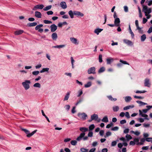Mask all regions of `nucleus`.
Instances as JSON below:
<instances>
[{
  "label": "nucleus",
  "instance_id": "obj_1",
  "mask_svg": "<svg viewBox=\"0 0 152 152\" xmlns=\"http://www.w3.org/2000/svg\"><path fill=\"white\" fill-rule=\"evenodd\" d=\"M79 129L82 133H80V136L77 138L76 140L78 141H80L82 140L85 135V132L88 131V128L84 127H80V128Z\"/></svg>",
  "mask_w": 152,
  "mask_h": 152
},
{
  "label": "nucleus",
  "instance_id": "obj_2",
  "mask_svg": "<svg viewBox=\"0 0 152 152\" xmlns=\"http://www.w3.org/2000/svg\"><path fill=\"white\" fill-rule=\"evenodd\" d=\"M68 14L71 18L72 19L74 18V15L81 17L84 16V14L83 13L78 11H73L70 10L69 11Z\"/></svg>",
  "mask_w": 152,
  "mask_h": 152
},
{
  "label": "nucleus",
  "instance_id": "obj_3",
  "mask_svg": "<svg viewBox=\"0 0 152 152\" xmlns=\"http://www.w3.org/2000/svg\"><path fill=\"white\" fill-rule=\"evenodd\" d=\"M31 82L30 80H25L22 83V85L26 90H27L30 88V84Z\"/></svg>",
  "mask_w": 152,
  "mask_h": 152
},
{
  "label": "nucleus",
  "instance_id": "obj_4",
  "mask_svg": "<svg viewBox=\"0 0 152 152\" xmlns=\"http://www.w3.org/2000/svg\"><path fill=\"white\" fill-rule=\"evenodd\" d=\"M142 11L145 13V16H147V14L151 12V8H148L147 6L144 5H143Z\"/></svg>",
  "mask_w": 152,
  "mask_h": 152
},
{
  "label": "nucleus",
  "instance_id": "obj_5",
  "mask_svg": "<svg viewBox=\"0 0 152 152\" xmlns=\"http://www.w3.org/2000/svg\"><path fill=\"white\" fill-rule=\"evenodd\" d=\"M21 129L22 131H24L27 134V137H30L31 136L33 135L37 131V130H35L32 132L31 133H30L29 131L26 129L21 128Z\"/></svg>",
  "mask_w": 152,
  "mask_h": 152
},
{
  "label": "nucleus",
  "instance_id": "obj_6",
  "mask_svg": "<svg viewBox=\"0 0 152 152\" xmlns=\"http://www.w3.org/2000/svg\"><path fill=\"white\" fill-rule=\"evenodd\" d=\"M77 115L81 119L83 120H86L87 117V115L85 113H78Z\"/></svg>",
  "mask_w": 152,
  "mask_h": 152
},
{
  "label": "nucleus",
  "instance_id": "obj_7",
  "mask_svg": "<svg viewBox=\"0 0 152 152\" xmlns=\"http://www.w3.org/2000/svg\"><path fill=\"white\" fill-rule=\"evenodd\" d=\"M95 68L94 67H92L89 68L88 70V73L89 74H94L95 72Z\"/></svg>",
  "mask_w": 152,
  "mask_h": 152
},
{
  "label": "nucleus",
  "instance_id": "obj_8",
  "mask_svg": "<svg viewBox=\"0 0 152 152\" xmlns=\"http://www.w3.org/2000/svg\"><path fill=\"white\" fill-rule=\"evenodd\" d=\"M51 31L52 32H55L57 29V26L55 24H53L50 26Z\"/></svg>",
  "mask_w": 152,
  "mask_h": 152
},
{
  "label": "nucleus",
  "instance_id": "obj_9",
  "mask_svg": "<svg viewBox=\"0 0 152 152\" xmlns=\"http://www.w3.org/2000/svg\"><path fill=\"white\" fill-rule=\"evenodd\" d=\"M120 20L119 18H116L115 19L114 23L116 26H120Z\"/></svg>",
  "mask_w": 152,
  "mask_h": 152
},
{
  "label": "nucleus",
  "instance_id": "obj_10",
  "mask_svg": "<svg viewBox=\"0 0 152 152\" xmlns=\"http://www.w3.org/2000/svg\"><path fill=\"white\" fill-rule=\"evenodd\" d=\"M44 7V5L42 4L37 5L34 6L33 10H35L36 9H42Z\"/></svg>",
  "mask_w": 152,
  "mask_h": 152
},
{
  "label": "nucleus",
  "instance_id": "obj_11",
  "mask_svg": "<svg viewBox=\"0 0 152 152\" xmlns=\"http://www.w3.org/2000/svg\"><path fill=\"white\" fill-rule=\"evenodd\" d=\"M145 86L149 87L150 86L151 84L149 83V80L148 78H146L145 80Z\"/></svg>",
  "mask_w": 152,
  "mask_h": 152
},
{
  "label": "nucleus",
  "instance_id": "obj_12",
  "mask_svg": "<svg viewBox=\"0 0 152 152\" xmlns=\"http://www.w3.org/2000/svg\"><path fill=\"white\" fill-rule=\"evenodd\" d=\"M70 40L75 45H78L79 43L77 42V40L74 37H71L70 38Z\"/></svg>",
  "mask_w": 152,
  "mask_h": 152
},
{
  "label": "nucleus",
  "instance_id": "obj_13",
  "mask_svg": "<svg viewBox=\"0 0 152 152\" xmlns=\"http://www.w3.org/2000/svg\"><path fill=\"white\" fill-rule=\"evenodd\" d=\"M35 16L38 18H41L42 17V14L40 12L36 11L35 12Z\"/></svg>",
  "mask_w": 152,
  "mask_h": 152
},
{
  "label": "nucleus",
  "instance_id": "obj_14",
  "mask_svg": "<svg viewBox=\"0 0 152 152\" xmlns=\"http://www.w3.org/2000/svg\"><path fill=\"white\" fill-rule=\"evenodd\" d=\"M124 42L128 45H132L133 44L132 42L129 40L124 39L123 40Z\"/></svg>",
  "mask_w": 152,
  "mask_h": 152
},
{
  "label": "nucleus",
  "instance_id": "obj_15",
  "mask_svg": "<svg viewBox=\"0 0 152 152\" xmlns=\"http://www.w3.org/2000/svg\"><path fill=\"white\" fill-rule=\"evenodd\" d=\"M60 5L61 7L63 9H65L67 7L65 1L61 2L60 3Z\"/></svg>",
  "mask_w": 152,
  "mask_h": 152
},
{
  "label": "nucleus",
  "instance_id": "obj_16",
  "mask_svg": "<svg viewBox=\"0 0 152 152\" xmlns=\"http://www.w3.org/2000/svg\"><path fill=\"white\" fill-rule=\"evenodd\" d=\"M103 30V29H102L98 28L95 29L94 32L95 34H96L98 35L99 34V33L101 32Z\"/></svg>",
  "mask_w": 152,
  "mask_h": 152
},
{
  "label": "nucleus",
  "instance_id": "obj_17",
  "mask_svg": "<svg viewBox=\"0 0 152 152\" xmlns=\"http://www.w3.org/2000/svg\"><path fill=\"white\" fill-rule=\"evenodd\" d=\"M51 37L53 40H56L58 38L57 33L55 32L53 33L51 35Z\"/></svg>",
  "mask_w": 152,
  "mask_h": 152
},
{
  "label": "nucleus",
  "instance_id": "obj_18",
  "mask_svg": "<svg viewBox=\"0 0 152 152\" xmlns=\"http://www.w3.org/2000/svg\"><path fill=\"white\" fill-rule=\"evenodd\" d=\"M24 31L23 30H20L17 31L15 32V35H19L23 33Z\"/></svg>",
  "mask_w": 152,
  "mask_h": 152
},
{
  "label": "nucleus",
  "instance_id": "obj_19",
  "mask_svg": "<svg viewBox=\"0 0 152 152\" xmlns=\"http://www.w3.org/2000/svg\"><path fill=\"white\" fill-rule=\"evenodd\" d=\"M91 118L93 120L96 121L98 118V115L97 114H94L91 116Z\"/></svg>",
  "mask_w": 152,
  "mask_h": 152
},
{
  "label": "nucleus",
  "instance_id": "obj_20",
  "mask_svg": "<svg viewBox=\"0 0 152 152\" xmlns=\"http://www.w3.org/2000/svg\"><path fill=\"white\" fill-rule=\"evenodd\" d=\"M146 141V139L144 138H141L140 140V141L139 143H136L137 145H143L144 144V142Z\"/></svg>",
  "mask_w": 152,
  "mask_h": 152
},
{
  "label": "nucleus",
  "instance_id": "obj_21",
  "mask_svg": "<svg viewBox=\"0 0 152 152\" xmlns=\"http://www.w3.org/2000/svg\"><path fill=\"white\" fill-rule=\"evenodd\" d=\"M65 45H57L56 46H52L53 48H64L65 47Z\"/></svg>",
  "mask_w": 152,
  "mask_h": 152
},
{
  "label": "nucleus",
  "instance_id": "obj_22",
  "mask_svg": "<svg viewBox=\"0 0 152 152\" xmlns=\"http://www.w3.org/2000/svg\"><path fill=\"white\" fill-rule=\"evenodd\" d=\"M37 25V23L36 22H33L32 23H30L27 24V26H28L31 27L34 26H36Z\"/></svg>",
  "mask_w": 152,
  "mask_h": 152
},
{
  "label": "nucleus",
  "instance_id": "obj_23",
  "mask_svg": "<svg viewBox=\"0 0 152 152\" xmlns=\"http://www.w3.org/2000/svg\"><path fill=\"white\" fill-rule=\"evenodd\" d=\"M70 94V93L69 92H67L66 95L65 96L64 98V101L67 100H68L69 96Z\"/></svg>",
  "mask_w": 152,
  "mask_h": 152
},
{
  "label": "nucleus",
  "instance_id": "obj_24",
  "mask_svg": "<svg viewBox=\"0 0 152 152\" xmlns=\"http://www.w3.org/2000/svg\"><path fill=\"white\" fill-rule=\"evenodd\" d=\"M134 107V105H129L124 107L123 108L124 110H126L130 108H132Z\"/></svg>",
  "mask_w": 152,
  "mask_h": 152
},
{
  "label": "nucleus",
  "instance_id": "obj_25",
  "mask_svg": "<svg viewBox=\"0 0 152 152\" xmlns=\"http://www.w3.org/2000/svg\"><path fill=\"white\" fill-rule=\"evenodd\" d=\"M113 59L111 58H109L107 59V63L108 64H110L111 62L113 61Z\"/></svg>",
  "mask_w": 152,
  "mask_h": 152
},
{
  "label": "nucleus",
  "instance_id": "obj_26",
  "mask_svg": "<svg viewBox=\"0 0 152 152\" xmlns=\"http://www.w3.org/2000/svg\"><path fill=\"white\" fill-rule=\"evenodd\" d=\"M132 99L131 97L130 96H126L125 98V100L126 102H130Z\"/></svg>",
  "mask_w": 152,
  "mask_h": 152
},
{
  "label": "nucleus",
  "instance_id": "obj_27",
  "mask_svg": "<svg viewBox=\"0 0 152 152\" xmlns=\"http://www.w3.org/2000/svg\"><path fill=\"white\" fill-rule=\"evenodd\" d=\"M146 35L145 34H143L141 37V38H140L141 41L142 42L144 41L145 40V39H146Z\"/></svg>",
  "mask_w": 152,
  "mask_h": 152
},
{
  "label": "nucleus",
  "instance_id": "obj_28",
  "mask_svg": "<svg viewBox=\"0 0 152 152\" xmlns=\"http://www.w3.org/2000/svg\"><path fill=\"white\" fill-rule=\"evenodd\" d=\"M102 121L105 123H107L108 121V120L107 116L104 117L102 119Z\"/></svg>",
  "mask_w": 152,
  "mask_h": 152
},
{
  "label": "nucleus",
  "instance_id": "obj_29",
  "mask_svg": "<svg viewBox=\"0 0 152 152\" xmlns=\"http://www.w3.org/2000/svg\"><path fill=\"white\" fill-rule=\"evenodd\" d=\"M49 69L48 68H44L40 71V72L42 73L45 72H48Z\"/></svg>",
  "mask_w": 152,
  "mask_h": 152
},
{
  "label": "nucleus",
  "instance_id": "obj_30",
  "mask_svg": "<svg viewBox=\"0 0 152 152\" xmlns=\"http://www.w3.org/2000/svg\"><path fill=\"white\" fill-rule=\"evenodd\" d=\"M119 109V107L118 106H115L113 107V110L114 112L118 111Z\"/></svg>",
  "mask_w": 152,
  "mask_h": 152
},
{
  "label": "nucleus",
  "instance_id": "obj_31",
  "mask_svg": "<svg viewBox=\"0 0 152 152\" xmlns=\"http://www.w3.org/2000/svg\"><path fill=\"white\" fill-rule=\"evenodd\" d=\"M139 112L140 115H141L142 117H148V115H147L145 114H143L142 111L141 110H139Z\"/></svg>",
  "mask_w": 152,
  "mask_h": 152
},
{
  "label": "nucleus",
  "instance_id": "obj_32",
  "mask_svg": "<svg viewBox=\"0 0 152 152\" xmlns=\"http://www.w3.org/2000/svg\"><path fill=\"white\" fill-rule=\"evenodd\" d=\"M105 70V68L104 67H102L100 68L99 69L98 72L99 73H101L102 72H104Z\"/></svg>",
  "mask_w": 152,
  "mask_h": 152
},
{
  "label": "nucleus",
  "instance_id": "obj_33",
  "mask_svg": "<svg viewBox=\"0 0 152 152\" xmlns=\"http://www.w3.org/2000/svg\"><path fill=\"white\" fill-rule=\"evenodd\" d=\"M33 86L34 87L40 88L41 87V85L39 83H37L34 84Z\"/></svg>",
  "mask_w": 152,
  "mask_h": 152
},
{
  "label": "nucleus",
  "instance_id": "obj_34",
  "mask_svg": "<svg viewBox=\"0 0 152 152\" xmlns=\"http://www.w3.org/2000/svg\"><path fill=\"white\" fill-rule=\"evenodd\" d=\"M136 102L139 104H140V106H141L142 105H146V104H147L146 103H145V102H142L141 101H136Z\"/></svg>",
  "mask_w": 152,
  "mask_h": 152
},
{
  "label": "nucleus",
  "instance_id": "obj_35",
  "mask_svg": "<svg viewBox=\"0 0 152 152\" xmlns=\"http://www.w3.org/2000/svg\"><path fill=\"white\" fill-rule=\"evenodd\" d=\"M129 31L130 32V33L131 34V36L132 38H133L134 37V34L133 33L132 31V30L131 29L130 25H129Z\"/></svg>",
  "mask_w": 152,
  "mask_h": 152
},
{
  "label": "nucleus",
  "instance_id": "obj_36",
  "mask_svg": "<svg viewBox=\"0 0 152 152\" xmlns=\"http://www.w3.org/2000/svg\"><path fill=\"white\" fill-rule=\"evenodd\" d=\"M91 85V83L90 82H88L87 83L85 84L84 87L85 88H88L90 87Z\"/></svg>",
  "mask_w": 152,
  "mask_h": 152
},
{
  "label": "nucleus",
  "instance_id": "obj_37",
  "mask_svg": "<svg viewBox=\"0 0 152 152\" xmlns=\"http://www.w3.org/2000/svg\"><path fill=\"white\" fill-rule=\"evenodd\" d=\"M51 7H52L51 5H49V6H47L46 7H45L44 8L43 10L44 11H48V10H50L51 8Z\"/></svg>",
  "mask_w": 152,
  "mask_h": 152
},
{
  "label": "nucleus",
  "instance_id": "obj_38",
  "mask_svg": "<svg viewBox=\"0 0 152 152\" xmlns=\"http://www.w3.org/2000/svg\"><path fill=\"white\" fill-rule=\"evenodd\" d=\"M107 97L111 101H115L117 100V99L116 98H113L111 96H108Z\"/></svg>",
  "mask_w": 152,
  "mask_h": 152
},
{
  "label": "nucleus",
  "instance_id": "obj_39",
  "mask_svg": "<svg viewBox=\"0 0 152 152\" xmlns=\"http://www.w3.org/2000/svg\"><path fill=\"white\" fill-rule=\"evenodd\" d=\"M43 26L42 24H39L36 26L35 27V29L36 30H39L40 28L42 27Z\"/></svg>",
  "mask_w": 152,
  "mask_h": 152
},
{
  "label": "nucleus",
  "instance_id": "obj_40",
  "mask_svg": "<svg viewBox=\"0 0 152 152\" xmlns=\"http://www.w3.org/2000/svg\"><path fill=\"white\" fill-rule=\"evenodd\" d=\"M126 137L128 141L132 139V137L129 134H127L126 136Z\"/></svg>",
  "mask_w": 152,
  "mask_h": 152
},
{
  "label": "nucleus",
  "instance_id": "obj_41",
  "mask_svg": "<svg viewBox=\"0 0 152 152\" xmlns=\"http://www.w3.org/2000/svg\"><path fill=\"white\" fill-rule=\"evenodd\" d=\"M43 22L45 23L46 24H51L52 23L51 21L47 20H44Z\"/></svg>",
  "mask_w": 152,
  "mask_h": 152
},
{
  "label": "nucleus",
  "instance_id": "obj_42",
  "mask_svg": "<svg viewBox=\"0 0 152 152\" xmlns=\"http://www.w3.org/2000/svg\"><path fill=\"white\" fill-rule=\"evenodd\" d=\"M39 72L38 71H33L32 72V74L33 75H37L39 74Z\"/></svg>",
  "mask_w": 152,
  "mask_h": 152
},
{
  "label": "nucleus",
  "instance_id": "obj_43",
  "mask_svg": "<svg viewBox=\"0 0 152 152\" xmlns=\"http://www.w3.org/2000/svg\"><path fill=\"white\" fill-rule=\"evenodd\" d=\"M77 141L75 140H72L71 141V144L73 145H76L77 143Z\"/></svg>",
  "mask_w": 152,
  "mask_h": 152
},
{
  "label": "nucleus",
  "instance_id": "obj_44",
  "mask_svg": "<svg viewBox=\"0 0 152 152\" xmlns=\"http://www.w3.org/2000/svg\"><path fill=\"white\" fill-rule=\"evenodd\" d=\"M95 127L94 125L93 124L91 125L89 127V130H92L94 129Z\"/></svg>",
  "mask_w": 152,
  "mask_h": 152
},
{
  "label": "nucleus",
  "instance_id": "obj_45",
  "mask_svg": "<svg viewBox=\"0 0 152 152\" xmlns=\"http://www.w3.org/2000/svg\"><path fill=\"white\" fill-rule=\"evenodd\" d=\"M71 61L72 63V68H74V60L73 59V58L72 57H71Z\"/></svg>",
  "mask_w": 152,
  "mask_h": 152
},
{
  "label": "nucleus",
  "instance_id": "obj_46",
  "mask_svg": "<svg viewBox=\"0 0 152 152\" xmlns=\"http://www.w3.org/2000/svg\"><path fill=\"white\" fill-rule=\"evenodd\" d=\"M147 92L145 90H143L142 91H137L135 93H145Z\"/></svg>",
  "mask_w": 152,
  "mask_h": 152
},
{
  "label": "nucleus",
  "instance_id": "obj_47",
  "mask_svg": "<svg viewBox=\"0 0 152 152\" xmlns=\"http://www.w3.org/2000/svg\"><path fill=\"white\" fill-rule=\"evenodd\" d=\"M99 61L100 63H101L102 61V55L101 54H100L99 57Z\"/></svg>",
  "mask_w": 152,
  "mask_h": 152
},
{
  "label": "nucleus",
  "instance_id": "obj_48",
  "mask_svg": "<svg viewBox=\"0 0 152 152\" xmlns=\"http://www.w3.org/2000/svg\"><path fill=\"white\" fill-rule=\"evenodd\" d=\"M117 142L116 141H113L111 144V146H115L117 144Z\"/></svg>",
  "mask_w": 152,
  "mask_h": 152
},
{
  "label": "nucleus",
  "instance_id": "obj_49",
  "mask_svg": "<svg viewBox=\"0 0 152 152\" xmlns=\"http://www.w3.org/2000/svg\"><path fill=\"white\" fill-rule=\"evenodd\" d=\"M137 29L139 31V32L141 33V34H142L143 33V31L142 30H141L142 28H140L139 26H138L137 27Z\"/></svg>",
  "mask_w": 152,
  "mask_h": 152
},
{
  "label": "nucleus",
  "instance_id": "obj_50",
  "mask_svg": "<svg viewBox=\"0 0 152 152\" xmlns=\"http://www.w3.org/2000/svg\"><path fill=\"white\" fill-rule=\"evenodd\" d=\"M120 62L123 64L129 65V64L126 61H124L121 59L120 60Z\"/></svg>",
  "mask_w": 152,
  "mask_h": 152
},
{
  "label": "nucleus",
  "instance_id": "obj_51",
  "mask_svg": "<svg viewBox=\"0 0 152 152\" xmlns=\"http://www.w3.org/2000/svg\"><path fill=\"white\" fill-rule=\"evenodd\" d=\"M146 141L148 142H151L152 141V138L148 137L145 138Z\"/></svg>",
  "mask_w": 152,
  "mask_h": 152
},
{
  "label": "nucleus",
  "instance_id": "obj_52",
  "mask_svg": "<svg viewBox=\"0 0 152 152\" xmlns=\"http://www.w3.org/2000/svg\"><path fill=\"white\" fill-rule=\"evenodd\" d=\"M80 151L82 152H88V150L83 148L80 149Z\"/></svg>",
  "mask_w": 152,
  "mask_h": 152
},
{
  "label": "nucleus",
  "instance_id": "obj_53",
  "mask_svg": "<svg viewBox=\"0 0 152 152\" xmlns=\"http://www.w3.org/2000/svg\"><path fill=\"white\" fill-rule=\"evenodd\" d=\"M111 134V133L110 132H107L106 133V135L104 136L105 137H108L110 136Z\"/></svg>",
  "mask_w": 152,
  "mask_h": 152
},
{
  "label": "nucleus",
  "instance_id": "obj_54",
  "mask_svg": "<svg viewBox=\"0 0 152 152\" xmlns=\"http://www.w3.org/2000/svg\"><path fill=\"white\" fill-rule=\"evenodd\" d=\"M70 107V106L69 105H66L65 107L67 111H68L69 110Z\"/></svg>",
  "mask_w": 152,
  "mask_h": 152
},
{
  "label": "nucleus",
  "instance_id": "obj_55",
  "mask_svg": "<svg viewBox=\"0 0 152 152\" xmlns=\"http://www.w3.org/2000/svg\"><path fill=\"white\" fill-rule=\"evenodd\" d=\"M143 136L145 138H148L147 137L149 136V135L148 133H144L143 134Z\"/></svg>",
  "mask_w": 152,
  "mask_h": 152
},
{
  "label": "nucleus",
  "instance_id": "obj_56",
  "mask_svg": "<svg viewBox=\"0 0 152 152\" xmlns=\"http://www.w3.org/2000/svg\"><path fill=\"white\" fill-rule=\"evenodd\" d=\"M134 97L135 98L138 99H143L144 98L142 97L141 96H137L136 95L134 96Z\"/></svg>",
  "mask_w": 152,
  "mask_h": 152
},
{
  "label": "nucleus",
  "instance_id": "obj_57",
  "mask_svg": "<svg viewBox=\"0 0 152 152\" xmlns=\"http://www.w3.org/2000/svg\"><path fill=\"white\" fill-rule=\"evenodd\" d=\"M118 127L117 126L114 127L112 128L111 130L112 131H117L118 130Z\"/></svg>",
  "mask_w": 152,
  "mask_h": 152
},
{
  "label": "nucleus",
  "instance_id": "obj_58",
  "mask_svg": "<svg viewBox=\"0 0 152 152\" xmlns=\"http://www.w3.org/2000/svg\"><path fill=\"white\" fill-rule=\"evenodd\" d=\"M47 14L48 15H52L53 14V12L52 11H49L47 12Z\"/></svg>",
  "mask_w": 152,
  "mask_h": 152
},
{
  "label": "nucleus",
  "instance_id": "obj_59",
  "mask_svg": "<svg viewBox=\"0 0 152 152\" xmlns=\"http://www.w3.org/2000/svg\"><path fill=\"white\" fill-rule=\"evenodd\" d=\"M126 117L127 118H130V116L128 112H126L125 114Z\"/></svg>",
  "mask_w": 152,
  "mask_h": 152
},
{
  "label": "nucleus",
  "instance_id": "obj_60",
  "mask_svg": "<svg viewBox=\"0 0 152 152\" xmlns=\"http://www.w3.org/2000/svg\"><path fill=\"white\" fill-rule=\"evenodd\" d=\"M42 66V65L41 64H38L35 66V68L36 69H39Z\"/></svg>",
  "mask_w": 152,
  "mask_h": 152
},
{
  "label": "nucleus",
  "instance_id": "obj_61",
  "mask_svg": "<svg viewBox=\"0 0 152 152\" xmlns=\"http://www.w3.org/2000/svg\"><path fill=\"white\" fill-rule=\"evenodd\" d=\"M124 10L126 12H127L128 11V7L127 6L124 7Z\"/></svg>",
  "mask_w": 152,
  "mask_h": 152
},
{
  "label": "nucleus",
  "instance_id": "obj_62",
  "mask_svg": "<svg viewBox=\"0 0 152 152\" xmlns=\"http://www.w3.org/2000/svg\"><path fill=\"white\" fill-rule=\"evenodd\" d=\"M93 132H90L88 134V137H92L93 136Z\"/></svg>",
  "mask_w": 152,
  "mask_h": 152
},
{
  "label": "nucleus",
  "instance_id": "obj_63",
  "mask_svg": "<svg viewBox=\"0 0 152 152\" xmlns=\"http://www.w3.org/2000/svg\"><path fill=\"white\" fill-rule=\"evenodd\" d=\"M126 123V121L125 120H121L120 122V123L121 124H124Z\"/></svg>",
  "mask_w": 152,
  "mask_h": 152
},
{
  "label": "nucleus",
  "instance_id": "obj_64",
  "mask_svg": "<svg viewBox=\"0 0 152 152\" xmlns=\"http://www.w3.org/2000/svg\"><path fill=\"white\" fill-rule=\"evenodd\" d=\"M152 32V26H151L149 28L147 32L148 33H150Z\"/></svg>",
  "mask_w": 152,
  "mask_h": 152
}]
</instances>
